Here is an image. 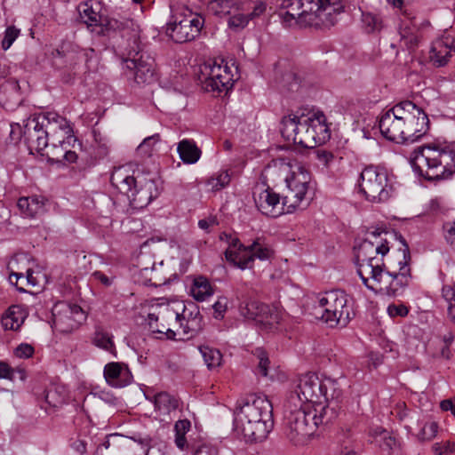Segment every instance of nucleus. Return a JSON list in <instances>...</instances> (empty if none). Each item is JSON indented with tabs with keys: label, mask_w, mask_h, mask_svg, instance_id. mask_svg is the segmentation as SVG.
I'll list each match as a JSON object with an SVG mask.
<instances>
[{
	"label": "nucleus",
	"mask_w": 455,
	"mask_h": 455,
	"mask_svg": "<svg viewBox=\"0 0 455 455\" xmlns=\"http://www.w3.org/2000/svg\"><path fill=\"white\" fill-rule=\"evenodd\" d=\"M377 230L355 247L357 273L363 284L375 293L395 297L402 294L411 280L409 247L384 260L389 247Z\"/></svg>",
	"instance_id": "1"
},
{
	"label": "nucleus",
	"mask_w": 455,
	"mask_h": 455,
	"mask_svg": "<svg viewBox=\"0 0 455 455\" xmlns=\"http://www.w3.org/2000/svg\"><path fill=\"white\" fill-rule=\"evenodd\" d=\"M429 120L423 109L412 101H402L381 114L379 127L387 140L396 143H414L428 130Z\"/></svg>",
	"instance_id": "2"
},
{
	"label": "nucleus",
	"mask_w": 455,
	"mask_h": 455,
	"mask_svg": "<svg viewBox=\"0 0 455 455\" xmlns=\"http://www.w3.org/2000/svg\"><path fill=\"white\" fill-rule=\"evenodd\" d=\"M272 412V403L265 395H250L235 407V430L246 442H261L274 427Z\"/></svg>",
	"instance_id": "3"
},
{
	"label": "nucleus",
	"mask_w": 455,
	"mask_h": 455,
	"mask_svg": "<svg viewBox=\"0 0 455 455\" xmlns=\"http://www.w3.org/2000/svg\"><path fill=\"white\" fill-rule=\"evenodd\" d=\"M280 14L283 23L291 27H331L337 22L338 15L344 12L343 0H283Z\"/></svg>",
	"instance_id": "4"
},
{
	"label": "nucleus",
	"mask_w": 455,
	"mask_h": 455,
	"mask_svg": "<svg viewBox=\"0 0 455 455\" xmlns=\"http://www.w3.org/2000/svg\"><path fill=\"white\" fill-rule=\"evenodd\" d=\"M157 312L149 313L148 321L152 332L164 334L173 339L177 335L180 339H189L196 336L202 328V316L198 309L187 312L185 305L159 306Z\"/></svg>",
	"instance_id": "5"
},
{
	"label": "nucleus",
	"mask_w": 455,
	"mask_h": 455,
	"mask_svg": "<svg viewBox=\"0 0 455 455\" xmlns=\"http://www.w3.org/2000/svg\"><path fill=\"white\" fill-rule=\"evenodd\" d=\"M415 172L427 180H446L455 173V144L430 143L418 147L411 156Z\"/></svg>",
	"instance_id": "6"
},
{
	"label": "nucleus",
	"mask_w": 455,
	"mask_h": 455,
	"mask_svg": "<svg viewBox=\"0 0 455 455\" xmlns=\"http://www.w3.org/2000/svg\"><path fill=\"white\" fill-rule=\"evenodd\" d=\"M110 181L135 210L144 209L160 195L156 181L143 175L139 170H133L132 164L116 168L111 174Z\"/></svg>",
	"instance_id": "7"
},
{
	"label": "nucleus",
	"mask_w": 455,
	"mask_h": 455,
	"mask_svg": "<svg viewBox=\"0 0 455 455\" xmlns=\"http://www.w3.org/2000/svg\"><path fill=\"white\" fill-rule=\"evenodd\" d=\"M299 402L298 396H291L283 404L285 435L295 445L304 444L318 429L313 405L299 406Z\"/></svg>",
	"instance_id": "8"
},
{
	"label": "nucleus",
	"mask_w": 455,
	"mask_h": 455,
	"mask_svg": "<svg viewBox=\"0 0 455 455\" xmlns=\"http://www.w3.org/2000/svg\"><path fill=\"white\" fill-rule=\"evenodd\" d=\"M358 193L371 203H385L395 192V180L380 166L369 165L363 169L357 180Z\"/></svg>",
	"instance_id": "9"
},
{
	"label": "nucleus",
	"mask_w": 455,
	"mask_h": 455,
	"mask_svg": "<svg viewBox=\"0 0 455 455\" xmlns=\"http://www.w3.org/2000/svg\"><path fill=\"white\" fill-rule=\"evenodd\" d=\"M315 315L330 327L346 326L351 319L352 308L348 295L340 290L329 291L318 297Z\"/></svg>",
	"instance_id": "10"
},
{
	"label": "nucleus",
	"mask_w": 455,
	"mask_h": 455,
	"mask_svg": "<svg viewBox=\"0 0 455 455\" xmlns=\"http://www.w3.org/2000/svg\"><path fill=\"white\" fill-rule=\"evenodd\" d=\"M287 192L284 195V204L288 205V212H294L301 205L308 204L307 193L310 189L311 175L300 164L291 166V172L285 178Z\"/></svg>",
	"instance_id": "11"
},
{
	"label": "nucleus",
	"mask_w": 455,
	"mask_h": 455,
	"mask_svg": "<svg viewBox=\"0 0 455 455\" xmlns=\"http://www.w3.org/2000/svg\"><path fill=\"white\" fill-rule=\"evenodd\" d=\"M234 69L236 70L234 64L229 66L224 60L204 64L201 68L202 75L204 76L203 88L207 92L218 93L228 92L235 82Z\"/></svg>",
	"instance_id": "12"
},
{
	"label": "nucleus",
	"mask_w": 455,
	"mask_h": 455,
	"mask_svg": "<svg viewBox=\"0 0 455 455\" xmlns=\"http://www.w3.org/2000/svg\"><path fill=\"white\" fill-rule=\"evenodd\" d=\"M204 25V19L196 14H179L174 16V20L167 27V34L173 41L179 44L194 40Z\"/></svg>",
	"instance_id": "13"
},
{
	"label": "nucleus",
	"mask_w": 455,
	"mask_h": 455,
	"mask_svg": "<svg viewBox=\"0 0 455 455\" xmlns=\"http://www.w3.org/2000/svg\"><path fill=\"white\" fill-rule=\"evenodd\" d=\"M323 380L315 373L307 372L298 378L293 389L287 397L298 396L299 406L322 403Z\"/></svg>",
	"instance_id": "14"
},
{
	"label": "nucleus",
	"mask_w": 455,
	"mask_h": 455,
	"mask_svg": "<svg viewBox=\"0 0 455 455\" xmlns=\"http://www.w3.org/2000/svg\"><path fill=\"white\" fill-rule=\"evenodd\" d=\"M52 323L56 331L68 333L77 329L86 316L81 307L76 304L59 302L52 308Z\"/></svg>",
	"instance_id": "15"
},
{
	"label": "nucleus",
	"mask_w": 455,
	"mask_h": 455,
	"mask_svg": "<svg viewBox=\"0 0 455 455\" xmlns=\"http://www.w3.org/2000/svg\"><path fill=\"white\" fill-rule=\"evenodd\" d=\"M124 68L132 71L137 84H150L154 81V59L133 48L124 60Z\"/></svg>",
	"instance_id": "16"
},
{
	"label": "nucleus",
	"mask_w": 455,
	"mask_h": 455,
	"mask_svg": "<svg viewBox=\"0 0 455 455\" xmlns=\"http://www.w3.org/2000/svg\"><path fill=\"white\" fill-rule=\"evenodd\" d=\"M253 196L256 206L262 214L276 218L282 214L289 213L288 205L284 204V196L281 202L279 194L269 187L264 188V185L257 186Z\"/></svg>",
	"instance_id": "17"
},
{
	"label": "nucleus",
	"mask_w": 455,
	"mask_h": 455,
	"mask_svg": "<svg viewBox=\"0 0 455 455\" xmlns=\"http://www.w3.org/2000/svg\"><path fill=\"white\" fill-rule=\"evenodd\" d=\"M22 136L30 150L43 151L49 145V131L45 118L32 116L24 121Z\"/></svg>",
	"instance_id": "18"
},
{
	"label": "nucleus",
	"mask_w": 455,
	"mask_h": 455,
	"mask_svg": "<svg viewBox=\"0 0 455 455\" xmlns=\"http://www.w3.org/2000/svg\"><path fill=\"white\" fill-rule=\"evenodd\" d=\"M429 25L428 21L417 23L415 17L404 12L398 24L399 47L403 50L414 51L421 39L420 29Z\"/></svg>",
	"instance_id": "19"
},
{
	"label": "nucleus",
	"mask_w": 455,
	"mask_h": 455,
	"mask_svg": "<svg viewBox=\"0 0 455 455\" xmlns=\"http://www.w3.org/2000/svg\"><path fill=\"white\" fill-rule=\"evenodd\" d=\"M42 116L45 118L46 128L51 135L53 149L58 148L57 143L62 147L65 144V139H73L72 128L65 117L53 112H49Z\"/></svg>",
	"instance_id": "20"
},
{
	"label": "nucleus",
	"mask_w": 455,
	"mask_h": 455,
	"mask_svg": "<svg viewBox=\"0 0 455 455\" xmlns=\"http://www.w3.org/2000/svg\"><path fill=\"white\" fill-rule=\"evenodd\" d=\"M81 20L92 31L95 28L102 27L108 23V19L102 4L99 0H86L81 2L77 7Z\"/></svg>",
	"instance_id": "21"
},
{
	"label": "nucleus",
	"mask_w": 455,
	"mask_h": 455,
	"mask_svg": "<svg viewBox=\"0 0 455 455\" xmlns=\"http://www.w3.org/2000/svg\"><path fill=\"white\" fill-rule=\"evenodd\" d=\"M285 313L281 309L267 305L263 307V313L257 322L261 331L273 332L281 330L285 321Z\"/></svg>",
	"instance_id": "22"
},
{
	"label": "nucleus",
	"mask_w": 455,
	"mask_h": 455,
	"mask_svg": "<svg viewBox=\"0 0 455 455\" xmlns=\"http://www.w3.org/2000/svg\"><path fill=\"white\" fill-rule=\"evenodd\" d=\"M300 116L311 127V130L316 132V140H320L323 143L330 138L326 117L322 111L315 109L304 110L300 113Z\"/></svg>",
	"instance_id": "23"
},
{
	"label": "nucleus",
	"mask_w": 455,
	"mask_h": 455,
	"mask_svg": "<svg viewBox=\"0 0 455 455\" xmlns=\"http://www.w3.org/2000/svg\"><path fill=\"white\" fill-rule=\"evenodd\" d=\"M225 254L228 261L241 269L251 267L253 262V255L249 246H243L238 239L232 241L230 247L226 251Z\"/></svg>",
	"instance_id": "24"
},
{
	"label": "nucleus",
	"mask_w": 455,
	"mask_h": 455,
	"mask_svg": "<svg viewBox=\"0 0 455 455\" xmlns=\"http://www.w3.org/2000/svg\"><path fill=\"white\" fill-rule=\"evenodd\" d=\"M46 202L41 196H24L18 200L17 206L24 217L34 219L44 214Z\"/></svg>",
	"instance_id": "25"
},
{
	"label": "nucleus",
	"mask_w": 455,
	"mask_h": 455,
	"mask_svg": "<svg viewBox=\"0 0 455 455\" xmlns=\"http://www.w3.org/2000/svg\"><path fill=\"white\" fill-rule=\"evenodd\" d=\"M29 257L24 253L15 255L8 263L9 281L15 284L20 291H25V289L23 286H19L18 283L24 278V274L29 270Z\"/></svg>",
	"instance_id": "26"
},
{
	"label": "nucleus",
	"mask_w": 455,
	"mask_h": 455,
	"mask_svg": "<svg viewBox=\"0 0 455 455\" xmlns=\"http://www.w3.org/2000/svg\"><path fill=\"white\" fill-rule=\"evenodd\" d=\"M27 312L22 306L12 305L3 314L1 323L4 330L18 331L27 318Z\"/></svg>",
	"instance_id": "27"
},
{
	"label": "nucleus",
	"mask_w": 455,
	"mask_h": 455,
	"mask_svg": "<svg viewBox=\"0 0 455 455\" xmlns=\"http://www.w3.org/2000/svg\"><path fill=\"white\" fill-rule=\"evenodd\" d=\"M129 373L128 367L122 363L112 362L104 367V378L108 384L114 387H122Z\"/></svg>",
	"instance_id": "28"
},
{
	"label": "nucleus",
	"mask_w": 455,
	"mask_h": 455,
	"mask_svg": "<svg viewBox=\"0 0 455 455\" xmlns=\"http://www.w3.org/2000/svg\"><path fill=\"white\" fill-rule=\"evenodd\" d=\"M113 339L112 333L105 330L101 325H96L92 336V343L116 357L117 352Z\"/></svg>",
	"instance_id": "29"
},
{
	"label": "nucleus",
	"mask_w": 455,
	"mask_h": 455,
	"mask_svg": "<svg viewBox=\"0 0 455 455\" xmlns=\"http://www.w3.org/2000/svg\"><path fill=\"white\" fill-rule=\"evenodd\" d=\"M214 292L215 287L212 285L206 277L199 275L194 278L190 287V295L196 301H205L211 298Z\"/></svg>",
	"instance_id": "30"
},
{
	"label": "nucleus",
	"mask_w": 455,
	"mask_h": 455,
	"mask_svg": "<svg viewBox=\"0 0 455 455\" xmlns=\"http://www.w3.org/2000/svg\"><path fill=\"white\" fill-rule=\"evenodd\" d=\"M451 43L443 39L435 41L431 47L430 58L438 67L444 66L452 55Z\"/></svg>",
	"instance_id": "31"
},
{
	"label": "nucleus",
	"mask_w": 455,
	"mask_h": 455,
	"mask_svg": "<svg viewBox=\"0 0 455 455\" xmlns=\"http://www.w3.org/2000/svg\"><path fill=\"white\" fill-rule=\"evenodd\" d=\"M299 126L297 128V136L294 138V143L299 144L304 148H311L315 147L317 144H321L320 140H316V132L311 130L300 116V120H298Z\"/></svg>",
	"instance_id": "32"
},
{
	"label": "nucleus",
	"mask_w": 455,
	"mask_h": 455,
	"mask_svg": "<svg viewBox=\"0 0 455 455\" xmlns=\"http://www.w3.org/2000/svg\"><path fill=\"white\" fill-rule=\"evenodd\" d=\"M178 153L180 159L188 164L196 163L201 156V150L197 148L196 143L190 140H182L178 144Z\"/></svg>",
	"instance_id": "33"
},
{
	"label": "nucleus",
	"mask_w": 455,
	"mask_h": 455,
	"mask_svg": "<svg viewBox=\"0 0 455 455\" xmlns=\"http://www.w3.org/2000/svg\"><path fill=\"white\" fill-rule=\"evenodd\" d=\"M338 410L339 404L337 403H334V404L327 403L319 411L313 405V415L314 419L316 421L317 428L320 425L329 424L334 420L338 416Z\"/></svg>",
	"instance_id": "34"
},
{
	"label": "nucleus",
	"mask_w": 455,
	"mask_h": 455,
	"mask_svg": "<svg viewBox=\"0 0 455 455\" xmlns=\"http://www.w3.org/2000/svg\"><path fill=\"white\" fill-rule=\"evenodd\" d=\"M266 306V304L260 303L257 300H245L240 304L239 312L243 317L249 320H253L257 323L260 315L263 313V307Z\"/></svg>",
	"instance_id": "35"
},
{
	"label": "nucleus",
	"mask_w": 455,
	"mask_h": 455,
	"mask_svg": "<svg viewBox=\"0 0 455 455\" xmlns=\"http://www.w3.org/2000/svg\"><path fill=\"white\" fill-rule=\"evenodd\" d=\"M155 408L162 414H169L178 408V401L166 392H161L154 397Z\"/></svg>",
	"instance_id": "36"
},
{
	"label": "nucleus",
	"mask_w": 455,
	"mask_h": 455,
	"mask_svg": "<svg viewBox=\"0 0 455 455\" xmlns=\"http://www.w3.org/2000/svg\"><path fill=\"white\" fill-rule=\"evenodd\" d=\"M298 120H300V114H291L282 119L281 132L283 136L285 137L288 140H292L294 142V138L298 134Z\"/></svg>",
	"instance_id": "37"
},
{
	"label": "nucleus",
	"mask_w": 455,
	"mask_h": 455,
	"mask_svg": "<svg viewBox=\"0 0 455 455\" xmlns=\"http://www.w3.org/2000/svg\"><path fill=\"white\" fill-rule=\"evenodd\" d=\"M322 393V400L333 404L334 403L339 404V400L342 395V391L338 386V383L331 379L323 381Z\"/></svg>",
	"instance_id": "38"
},
{
	"label": "nucleus",
	"mask_w": 455,
	"mask_h": 455,
	"mask_svg": "<svg viewBox=\"0 0 455 455\" xmlns=\"http://www.w3.org/2000/svg\"><path fill=\"white\" fill-rule=\"evenodd\" d=\"M208 8L216 15H228L232 14L235 8L239 10L235 0H212Z\"/></svg>",
	"instance_id": "39"
},
{
	"label": "nucleus",
	"mask_w": 455,
	"mask_h": 455,
	"mask_svg": "<svg viewBox=\"0 0 455 455\" xmlns=\"http://www.w3.org/2000/svg\"><path fill=\"white\" fill-rule=\"evenodd\" d=\"M442 297L447 304L449 319L455 323V283L443 285L442 288Z\"/></svg>",
	"instance_id": "40"
},
{
	"label": "nucleus",
	"mask_w": 455,
	"mask_h": 455,
	"mask_svg": "<svg viewBox=\"0 0 455 455\" xmlns=\"http://www.w3.org/2000/svg\"><path fill=\"white\" fill-rule=\"evenodd\" d=\"M200 352L209 369H214L220 365L222 355L218 349L210 347H200Z\"/></svg>",
	"instance_id": "41"
},
{
	"label": "nucleus",
	"mask_w": 455,
	"mask_h": 455,
	"mask_svg": "<svg viewBox=\"0 0 455 455\" xmlns=\"http://www.w3.org/2000/svg\"><path fill=\"white\" fill-rule=\"evenodd\" d=\"M236 7H238L239 10L235 8L233 9L232 14H229L228 26L234 29H242L248 24L250 18L246 11L241 10L242 5L236 4Z\"/></svg>",
	"instance_id": "42"
},
{
	"label": "nucleus",
	"mask_w": 455,
	"mask_h": 455,
	"mask_svg": "<svg viewBox=\"0 0 455 455\" xmlns=\"http://www.w3.org/2000/svg\"><path fill=\"white\" fill-rule=\"evenodd\" d=\"M252 354L258 362L257 374L262 377H267L268 375L270 366L267 353L262 347H256Z\"/></svg>",
	"instance_id": "43"
},
{
	"label": "nucleus",
	"mask_w": 455,
	"mask_h": 455,
	"mask_svg": "<svg viewBox=\"0 0 455 455\" xmlns=\"http://www.w3.org/2000/svg\"><path fill=\"white\" fill-rule=\"evenodd\" d=\"M229 182L230 175L228 172L222 171L211 177L207 181V185L211 188L212 190L218 191L227 187Z\"/></svg>",
	"instance_id": "44"
},
{
	"label": "nucleus",
	"mask_w": 455,
	"mask_h": 455,
	"mask_svg": "<svg viewBox=\"0 0 455 455\" xmlns=\"http://www.w3.org/2000/svg\"><path fill=\"white\" fill-rule=\"evenodd\" d=\"M362 21L367 33L379 31L382 28L381 19L378 15L370 12L363 13Z\"/></svg>",
	"instance_id": "45"
},
{
	"label": "nucleus",
	"mask_w": 455,
	"mask_h": 455,
	"mask_svg": "<svg viewBox=\"0 0 455 455\" xmlns=\"http://www.w3.org/2000/svg\"><path fill=\"white\" fill-rule=\"evenodd\" d=\"M241 10L246 11L250 20H254L265 13L267 4L262 1L249 2L247 4H242Z\"/></svg>",
	"instance_id": "46"
},
{
	"label": "nucleus",
	"mask_w": 455,
	"mask_h": 455,
	"mask_svg": "<svg viewBox=\"0 0 455 455\" xmlns=\"http://www.w3.org/2000/svg\"><path fill=\"white\" fill-rule=\"evenodd\" d=\"M160 140V135L158 133L152 136H148L138 146L137 152L141 156H151L154 146Z\"/></svg>",
	"instance_id": "47"
},
{
	"label": "nucleus",
	"mask_w": 455,
	"mask_h": 455,
	"mask_svg": "<svg viewBox=\"0 0 455 455\" xmlns=\"http://www.w3.org/2000/svg\"><path fill=\"white\" fill-rule=\"evenodd\" d=\"M438 431V425L435 422H427L422 427L418 437L421 441H430L435 437Z\"/></svg>",
	"instance_id": "48"
},
{
	"label": "nucleus",
	"mask_w": 455,
	"mask_h": 455,
	"mask_svg": "<svg viewBox=\"0 0 455 455\" xmlns=\"http://www.w3.org/2000/svg\"><path fill=\"white\" fill-rule=\"evenodd\" d=\"M249 248L251 251V254L253 255V259L258 258L261 260L268 259L272 252L269 248L262 245L259 243V241L253 242L251 245H249Z\"/></svg>",
	"instance_id": "49"
},
{
	"label": "nucleus",
	"mask_w": 455,
	"mask_h": 455,
	"mask_svg": "<svg viewBox=\"0 0 455 455\" xmlns=\"http://www.w3.org/2000/svg\"><path fill=\"white\" fill-rule=\"evenodd\" d=\"M432 450L435 455H447L455 451V443L451 441L435 443L433 444Z\"/></svg>",
	"instance_id": "50"
},
{
	"label": "nucleus",
	"mask_w": 455,
	"mask_h": 455,
	"mask_svg": "<svg viewBox=\"0 0 455 455\" xmlns=\"http://www.w3.org/2000/svg\"><path fill=\"white\" fill-rule=\"evenodd\" d=\"M20 35V29L16 28L13 26H10L6 28L4 33V37L2 41V47L4 50H8L13 42L16 40V38Z\"/></svg>",
	"instance_id": "51"
},
{
	"label": "nucleus",
	"mask_w": 455,
	"mask_h": 455,
	"mask_svg": "<svg viewBox=\"0 0 455 455\" xmlns=\"http://www.w3.org/2000/svg\"><path fill=\"white\" fill-rule=\"evenodd\" d=\"M443 237L451 244H455V221H447L443 226Z\"/></svg>",
	"instance_id": "52"
},
{
	"label": "nucleus",
	"mask_w": 455,
	"mask_h": 455,
	"mask_svg": "<svg viewBox=\"0 0 455 455\" xmlns=\"http://www.w3.org/2000/svg\"><path fill=\"white\" fill-rule=\"evenodd\" d=\"M387 313L391 317H395V316L403 317L408 315L409 310H408L407 307L403 304H399V305L392 304V305L388 306Z\"/></svg>",
	"instance_id": "53"
},
{
	"label": "nucleus",
	"mask_w": 455,
	"mask_h": 455,
	"mask_svg": "<svg viewBox=\"0 0 455 455\" xmlns=\"http://www.w3.org/2000/svg\"><path fill=\"white\" fill-rule=\"evenodd\" d=\"M34 354V347L27 343H22L15 349L16 356L20 358H29Z\"/></svg>",
	"instance_id": "54"
},
{
	"label": "nucleus",
	"mask_w": 455,
	"mask_h": 455,
	"mask_svg": "<svg viewBox=\"0 0 455 455\" xmlns=\"http://www.w3.org/2000/svg\"><path fill=\"white\" fill-rule=\"evenodd\" d=\"M316 157L318 161L324 166H328L334 159V156L331 152L323 149H319L316 151Z\"/></svg>",
	"instance_id": "55"
},
{
	"label": "nucleus",
	"mask_w": 455,
	"mask_h": 455,
	"mask_svg": "<svg viewBox=\"0 0 455 455\" xmlns=\"http://www.w3.org/2000/svg\"><path fill=\"white\" fill-rule=\"evenodd\" d=\"M191 424L188 419L178 420L175 423L174 430L176 435H185L186 433L190 429Z\"/></svg>",
	"instance_id": "56"
},
{
	"label": "nucleus",
	"mask_w": 455,
	"mask_h": 455,
	"mask_svg": "<svg viewBox=\"0 0 455 455\" xmlns=\"http://www.w3.org/2000/svg\"><path fill=\"white\" fill-rule=\"evenodd\" d=\"M20 281H21V284L22 285L24 283H26V284L30 285L32 287H36V286H37L39 284L38 278H37V276L34 275V272L31 269V267H29V270L28 272H25L24 278L20 279Z\"/></svg>",
	"instance_id": "57"
},
{
	"label": "nucleus",
	"mask_w": 455,
	"mask_h": 455,
	"mask_svg": "<svg viewBox=\"0 0 455 455\" xmlns=\"http://www.w3.org/2000/svg\"><path fill=\"white\" fill-rule=\"evenodd\" d=\"M228 308V299L226 297H220L213 304V309L216 313L221 315Z\"/></svg>",
	"instance_id": "58"
},
{
	"label": "nucleus",
	"mask_w": 455,
	"mask_h": 455,
	"mask_svg": "<svg viewBox=\"0 0 455 455\" xmlns=\"http://www.w3.org/2000/svg\"><path fill=\"white\" fill-rule=\"evenodd\" d=\"M195 455H218V451L215 447L204 444L196 451Z\"/></svg>",
	"instance_id": "59"
},
{
	"label": "nucleus",
	"mask_w": 455,
	"mask_h": 455,
	"mask_svg": "<svg viewBox=\"0 0 455 455\" xmlns=\"http://www.w3.org/2000/svg\"><path fill=\"white\" fill-rule=\"evenodd\" d=\"M13 370L8 363L0 361V379H12Z\"/></svg>",
	"instance_id": "60"
},
{
	"label": "nucleus",
	"mask_w": 455,
	"mask_h": 455,
	"mask_svg": "<svg viewBox=\"0 0 455 455\" xmlns=\"http://www.w3.org/2000/svg\"><path fill=\"white\" fill-rule=\"evenodd\" d=\"M440 408L443 411H450L453 416H455V400L445 399L440 403Z\"/></svg>",
	"instance_id": "61"
},
{
	"label": "nucleus",
	"mask_w": 455,
	"mask_h": 455,
	"mask_svg": "<svg viewBox=\"0 0 455 455\" xmlns=\"http://www.w3.org/2000/svg\"><path fill=\"white\" fill-rule=\"evenodd\" d=\"M73 449L80 454H84L86 452V443L82 440H77L72 444Z\"/></svg>",
	"instance_id": "62"
},
{
	"label": "nucleus",
	"mask_w": 455,
	"mask_h": 455,
	"mask_svg": "<svg viewBox=\"0 0 455 455\" xmlns=\"http://www.w3.org/2000/svg\"><path fill=\"white\" fill-rule=\"evenodd\" d=\"M61 152L60 153H63V157L68 161V162H70V163H74L76 162V158H77V156L76 154V152L74 151H71V150H67L66 148H63V146L61 147Z\"/></svg>",
	"instance_id": "63"
},
{
	"label": "nucleus",
	"mask_w": 455,
	"mask_h": 455,
	"mask_svg": "<svg viewBox=\"0 0 455 455\" xmlns=\"http://www.w3.org/2000/svg\"><path fill=\"white\" fill-rule=\"evenodd\" d=\"M92 275L95 279L100 281L104 285L108 286L111 284V280L102 272L95 271Z\"/></svg>",
	"instance_id": "64"
}]
</instances>
